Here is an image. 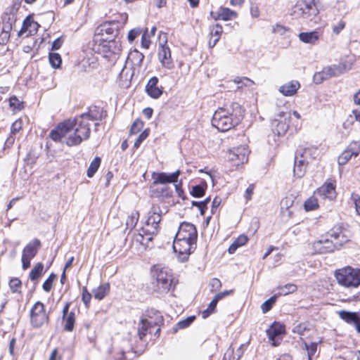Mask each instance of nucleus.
I'll list each match as a JSON object with an SVG mask.
<instances>
[{
    "label": "nucleus",
    "instance_id": "nucleus-1",
    "mask_svg": "<svg viewBox=\"0 0 360 360\" xmlns=\"http://www.w3.org/2000/svg\"><path fill=\"white\" fill-rule=\"evenodd\" d=\"M90 133L89 125L76 117L74 120H67L58 124L51 131L49 136L54 141L65 143L68 146H75L87 140Z\"/></svg>",
    "mask_w": 360,
    "mask_h": 360
},
{
    "label": "nucleus",
    "instance_id": "nucleus-2",
    "mask_svg": "<svg viewBox=\"0 0 360 360\" xmlns=\"http://www.w3.org/2000/svg\"><path fill=\"white\" fill-rule=\"evenodd\" d=\"M244 117V110L238 103L219 108L214 113L212 124L219 131H226L238 125Z\"/></svg>",
    "mask_w": 360,
    "mask_h": 360
},
{
    "label": "nucleus",
    "instance_id": "nucleus-3",
    "mask_svg": "<svg viewBox=\"0 0 360 360\" xmlns=\"http://www.w3.org/2000/svg\"><path fill=\"white\" fill-rule=\"evenodd\" d=\"M153 288L159 293H167L172 288L173 275L167 267L155 265L152 269Z\"/></svg>",
    "mask_w": 360,
    "mask_h": 360
},
{
    "label": "nucleus",
    "instance_id": "nucleus-4",
    "mask_svg": "<svg viewBox=\"0 0 360 360\" xmlns=\"http://www.w3.org/2000/svg\"><path fill=\"white\" fill-rule=\"evenodd\" d=\"M348 240L342 231L333 232L330 238L321 239L313 243L314 251L319 254L330 253Z\"/></svg>",
    "mask_w": 360,
    "mask_h": 360
},
{
    "label": "nucleus",
    "instance_id": "nucleus-5",
    "mask_svg": "<svg viewBox=\"0 0 360 360\" xmlns=\"http://www.w3.org/2000/svg\"><path fill=\"white\" fill-rule=\"evenodd\" d=\"M338 283L347 288H357L360 285V269L347 266L335 273Z\"/></svg>",
    "mask_w": 360,
    "mask_h": 360
},
{
    "label": "nucleus",
    "instance_id": "nucleus-6",
    "mask_svg": "<svg viewBox=\"0 0 360 360\" xmlns=\"http://www.w3.org/2000/svg\"><path fill=\"white\" fill-rule=\"evenodd\" d=\"M127 20L126 13L120 14L117 19L103 22L96 29L98 35H107L105 38H115L119 34L120 29L122 28Z\"/></svg>",
    "mask_w": 360,
    "mask_h": 360
},
{
    "label": "nucleus",
    "instance_id": "nucleus-7",
    "mask_svg": "<svg viewBox=\"0 0 360 360\" xmlns=\"http://www.w3.org/2000/svg\"><path fill=\"white\" fill-rule=\"evenodd\" d=\"M294 13L309 21L316 23L319 20V10L315 0H301L295 6Z\"/></svg>",
    "mask_w": 360,
    "mask_h": 360
},
{
    "label": "nucleus",
    "instance_id": "nucleus-8",
    "mask_svg": "<svg viewBox=\"0 0 360 360\" xmlns=\"http://www.w3.org/2000/svg\"><path fill=\"white\" fill-rule=\"evenodd\" d=\"M195 245V241L175 236L173 243V250L174 252L178 254L179 260L181 262L187 260Z\"/></svg>",
    "mask_w": 360,
    "mask_h": 360
},
{
    "label": "nucleus",
    "instance_id": "nucleus-9",
    "mask_svg": "<svg viewBox=\"0 0 360 360\" xmlns=\"http://www.w3.org/2000/svg\"><path fill=\"white\" fill-rule=\"evenodd\" d=\"M49 321V315L45 311L44 304L38 301L30 311V322L34 328H40Z\"/></svg>",
    "mask_w": 360,
    "mask_h": 360
},
{
    "label": "nucleus",
    "instance_id": "nucleus-10",
    "mask_svg": "<svg viewBox=\"0 0 360 360\" xmlns=\"http://www.w3.org/2000/svg\"><path fill=\"white\" fill-rule=\"evenodd\" d=\"M160 218L159 216L148 214L146 224L141 229L142 233L139 234L142 239L151 241L153 239V236L157 235L160 231Z\"/></svg>",
    "mask_w": 360,
    "mask_h": 360
},
{
    "label": "nucleus",
    "instance_id": "nucleus-11",
    "mask_svg": "<svg viewBox=\"0 0 360 360\" xmlns=\"http://www.w3.org/2000/svg\"><path fill=\"white\" fill-rule=\"evenodd\" d=\"M290 120V114L287 111H281L271 121V128L274 134L281 136L287 131Z\"/></svg>",
    "mask_w": 360,
    "mask_h": 360
},
{
    "label": "nucleus",
    "instance_id": "nucleus-12",
    "mask_svg": "<svg viewBox=\"0 0 360 360\" xmlns=\"http://www.w3.org/2000/svg\"><path fill=\"white\" fill-rule=\"evenodd\" d=\"M248 148L245 146H239L233 148L229 152V160L233 166L238 167L248 160Z\"/></svg>",
    "mask_w": 360,
    "mask_h": 360
},
{
    "label": "nucleus",
    "instance_id": "nucleus-13",
    "mask_svg": "<svg viewBox=\"0 0 360 360\" xmlns=\"http://www.w3.org/2000/svg\"><path fill=\"white\" fill-rule=\"evenodd\" d=\"M360 153V142L352 141L343 152L338 156V162L340 165H344L352 158L357 157Z\"/></svg>",
    "mask_w": 360,
    "mask_h": 360
},
{
    "label": "nucleus",
    "instance_id": "nucleus-14",
    "mask_svg": "<svg viewBox=\"0 0 360 360\" xmlns=\"http://www.w3.org/2000/svg\"><path fill=\"white\" fill-rule=\"evenodd\" d=\"M181 174L180 170L167 174L165 172L153 173L152 175L153 181V186H158V184H166L169 183H177L179 175Z\"/></svg>",
    "mask_w": 360,
    "mask_h": 360
},
{
    "label": "nucleus",
    "instance_id": "nucleus-15",
    "mask_svg": "<svg viewBox=\"0 0 360 360\" xmlns=\"http://www.w3.org/2000/svg\"><path fill=\"white\" fill-rule=\"evenodd\" d=\"M175 236L191 241H196L198 233L193 224L188 222H183L180 224Z\"/></svg>",
    "mask_w": 360,
    "mask_h": 360
},
{
    "label": "nucleus",
    "instance_id": "nucleus-16",
    "mask_svg": "<svg viewBox=\"0 0 360 360\" xmlns=\"http://www.w3.org/2000/svg\"><path fill=\"white\" fill-rule=\"evenodd\" d=\"M339 317L347 324L353 326L356 332L360 333V314L356 311L341 310L338 311Z\"/></svg>",
    "mask_w": 360,
    "mask_h": 360
},
{
    "label": "nucleus",
    "instance_id": "nucleus-17",
    "mask_svg": "<svg viewBox=\"0 0 360 360\" xmlns=\"http://www.w3.org/2000/svg\"><path fill=\"white\" fill-rule=\"evenodd\" d=\"M106 116L105 112L97 106H94L89 108L88 112L82 113L77 117L81 121H84L87 125L90 126L89 121L101 120Z\"/></svg>",
    "mask_w": 360,
    "mask_h": 360
},
{
    "label": "nucleus",
    "instance_id": "nucleus-18",
    "mask_svg": "<svg viewBox=\"0 0 360 360\" xmlns=\"http://www.w3.org/2000/svg\"><path fill=\"white\" fill-rule=\"evenodd\" d=\"M143 59L144 55L138 50L134 49L129 52L126 60V65H131V68L133 69L132 75L134 74L136 70L139 72Z\"/></svg>",
    "mask_w": 360,
    "mask_h": 360
},
{
    "label": "nucleus",
    "instance_id": "nucleus-19",
    "mask_svg": "<svg viewBox=\"0 0 360 360\" xmlns=\"http://www.w3.org/2000/svg\"><path fill=\"white\" fill-rule=\"evenodd\" d=\"M158 58L163 68L168 70L174 68V64L171 57V51L167 46L160 45L158 51Z\"/></svg>",
    "mask_w": 360,
    "mask_h": 360
},
{
    "label": "nucleus",
    "instance_id": "nucleus-20",
    "mask_svg": "<svg viewBox=\"0 0 360 360\" xmlns=\"http://www.w3.org/2000/svg\"><path fill=\"white\" fill-rule=\"evenodd\" d=\"M39 24L34 22L32 17L27 16L22 22L21 29L18 32V37H21L27 33L26 37L32 35L37 32Z\"/></svg>",
    "mask_w": 360,
    "mask_h": 360
},
{
    "label": "nucleus",
    "instance_id": "nucleus-21",
    "mask_svg": "<svg viewBox=\"0 0 360 360\" xmlns=\"http://www.w3.org/2000/svg\"><path fill=\"white\" fill-rule=\"evenodd\" d=\"M315 194L323 198L334 200L336 198L335 185L332 181H327L317 189Z\"/></svg>",
    "mask_w": 360,
    "mask_h": 360
},
{
    "label": "nucleus",
    "instance_id": "nucleus-22",
    "mask_svg": "<svg viewBox=\"0 0 360 360\" xmlns=\"http://www.w3.org/2000/svg\"><path fill=\"white\" fill-rule=\"evenodd\" d=\"M160 186H150V194L153 197L158 198H168L172 195L173 191L172 188L166 184H160Z\"/></svg>",
    "mask_w": 360,
    "mask_h": 360
},
{
    "label": "nucleus",
    "instance_id": "nucleus-23",
    "mask_svg": "<svg viewBox=\"0 0 360 360\" xmlns=\"http://www.w3.org/2000/svg\"><path fill=\"white\" fill-rule=\"evenodd\" d=\"M158 81L157 77H153L146 86V91L153 98H158L163 92L162 88L158 86Z\"/></svg>",
    "mask_w": 360,
    "mask_h": 360
},
{
    "label": "nucleus",
    "instance_id": "nucleus-24",
    "mask_svg": "<svg viewBox=\"0 0 360 360\" xmlns=\"http://www.w3.org/2000/svg\"><path fill=\"white\" fill-rule=\"evenodd\" d=\"M283 333H285L284 326L276 322L271 324L269 328L266 330V335L274 346L278 345L279 343L276 342V338Z\"/></svg>",
    "mask_w": 360,
    "mask_h": 360
},
{
    "label": "nucleus",
    "instance_id": "nucleus-25",
    "mask_svg": "<svg viewBox=\"0 0 360 360\" xmlns=\"http://www.w3.org/2000/svg\"><path fill=\"white\" fill-rule=\"evenodd\" d=\"M295 153L309 164L319 155V150L317 148L311 146L304 148H298Z\"/></svg>",
    "mask_w": 360,
    "mask_h": 360
},
{
    "label": "nucleus",
    "instance_id": "nucleus-26",
    "mask_svg": "<svg viewBox=\"0 0 360 360\" xmlns=\"http://www.w3.org/2000/svg\"><path fill=\"white\" fill-rule=\"evenodd\" d=\"M309 163L305 162L302 158L295 153L294 161V176L297 178H302L304 176Z\"/></svg>",
    "mask_w": 360,
    "mask_h": 360
},
{
    "label": "nucleus",
    "instance_id": "nucleus-27",
    "mask_svg": "<svg viewBox=\"0 0 360 360\" xmlns=\"http://www.w3.org/2000/svg\"><path fill=\"white\" fill-rule=\"evenodd\" d=\"M40 246V240L34 239L24 248L22 255L32 259L37 255Z\"/></svg>",
    "mask_w": 360,
    "mask_h": 360
},
{
    "label": "nucleus",
    "instance_id": "nucleus-28",
    "mask_svg": "<svg viewBox=\"0 0 360 360\" xmlns=\"http://www.w3.org/2000/svg\"><path fill=\"white\" fill-rule=\"evenodd\" d=\"M300 87V83L297 81L292 80L281 86L279 91L285 96H291L297 92Z\"/></svg>",
    "mask_w": 360,
    "mask_h": 360
},
{
    "label": "nucleus",
    "instance_id": "nucleus-29",
    "mask_svg": "<svg viewBox=\"0 0 360 360\" xmlns=\"http://www.w3.org/2000/svg\"><path fill=\"white\" fill-rule=\"evenodd\" d=\"M320 34L317 31L301 32L299 39L304 43L314 44L319 39Z\"/></svg>",
    "mask_w": 360,
    "mask_h": 360
},
{
    "label": "nucleus",
    "instance_id": "nucleus-30",
    "mask_svg": "<svg viewBox=\"0 0 360 360\" xmlns=\"http://www.w3.org/2000/svg\"><path fill=\"white\" fill-rule=\"evenodd\" d=\"M102 39L107 41L105 46L108 47L109 52L113 54H118L121 51V44L119 41H116L115 38L110 39L103 37Z\"/></svg>",
    "mask_w": 360,
    "mask_h": 360
},
{
    "label": "nucleus",
    "instance_id": "nucleus-31",
    "mask_svg": "<svg viewBox=\"0 0 360 360\" xmlns=\"http://www.w3.org/2000/svg\"><path fill=\"white\" fill-rule=\"evenodd\" d=\"M110 285L108 283H103L98 288L93 290V294L95 299L98 300H103L109 292Z\"/></svg>",
    "mask_w": 360,
    "mask_h": 360
},
{
    "label": "nucleus",
    "instance_id": "nucleus-32",
    "mask_svg": "<svg viewBox=\"0 0 360 360\" xmlns=\"http://www.w3.org/2000/svg\"><path fill=\"white\" fill-rule=\"evenodd\" d=\"M16 18L14 14L6 13L3 18L2 31L11 33L13 29V24L15 22Z\"/></svg>",
    "mask_w": 360,
    "mask_h": 360
},
{
    "label": "nucleus",
    "instance_id": "nucleus-33",
    "mask_svg": "<svg viewBox=\"0 0 360 360\" xmlns=\"http://www.w3.org/2000/svg\"><path fill=\"white\" fill-rule=\"evenodd\" d=\"M64 322L63 328L68 332H72L74 329L75 323V313L73 311H70V314L63 317Z\"/></svg>",
    "mask_w": 360,
    "mask_h": 360
},
{
    "label": "nucleus",
    "instance_id": "nucleus-34",
    "mask_svg": "<svg viewBox=\"0 0 360 360\" xmlns=\"http://www.w3.org/2000/svg\"><path fill=\"white\" fill-rule=\"evenodd\" d=\"M324 79L326 80L332 77L338 75L340 73V68L336 65L328 66L320 71Z\"/></svg>",
    "mask_w": 360,
    "mask_h": 360
},
{
    "label": "nucleus",
    "instance_id": "nucleus-35",
    "mask_svg": "<svg viewBox=\"0 0 360 360\" xmlns=\"http://www.w3.org/2000/svg\"><path fill=\"white\" fill-rule=\"evenodd\" d=\"M152 327V322L147 319H142L139 325L138 333L140 339L146 335L148 330Z\"/></svg>",
    "mask_w": 360,
    "mask_h": 360
},
{
    "label": "nucleus",
    "instance_id": "nucleus-36",
    "mask_svg": "<svg viewBox=\"0 0 360 360\" xmlns=\"http://www.w3.org/2000/svg\"><path fill=\"white\" fill-rule=\"evenodd\" d=\"M139 219V213L136 210H133L130 214L128 216L127 221H126V226L127 229H129L130 230L133 229Z\"/></svg>",
    "mask_w": 360,
    "mask_h": 360
},
{
    "label": "nucleus",
    "instance_id": "nucleus-37",
    "mask_svg": "<svg viewBox=\"0 0 360 360\" xmlns=\"http://www.w3.org/2000/svg\"><path fill=\"white\" fill-rule=\"evenodd\" d=\"M297 289L296 285L292 283H288L283 286L278 288V295L283 296L295 292Z\"/></svg>",
    "mask_w": 360,
    "mask_h": 360
},
{
    "label": "nucleus",
    "instance_id": "nucleus-38",
    "mask_svg": "<svg viewBox=\"0 0 360 360\" xmlns=\"http://www.w3.org/2000/svg\"><path fill=\"white\" fill-rule=\"evenodd\" d=\"M44 269L43 264L39 262L37 263L34 268L31 270L30 273V278L32 281H36L39 279V278L41 276L42 271Z\"/></svg>",
    "mask_w": 360,
    "mask_h": 360
},
{
    "label": "nucleus",
    "instance_id": "nucleus-39",
    "mask_svg": "<svg viewBox=\"0 0 360 360\" xmlns=\"http://www.w3.org/2000/svg\"><path fill=\"white\" fill-rule=\"evenodd\" d=\"M206 188L205 183L193 186L191 191V195L194 198H201L205 195Z\"/></svg>",
    "mask_w": 360,
    "mask_h": 360
},
{
    "label": "nucleus",
    "instance_id": "nucleus-40",
    "mask_svg": "<svg viewBox=\"0 0 360 360\" xmlns=\"http://www.w3.org/2000/svg\"><path fill=\"white\" fill-rule=\"evenodd\" d=\"M101 160L99 157H96L90 163V165L87 169L86 174L88 177L91 178L94 176L95 173L97 172L100 167Z\"/></svg>",
    "mask_w": 360,
    "mask_h": 360
},
{
    "label": "nucleus",
    "instance_id": "nucleus-41",
    "mask_svg": "<svg viewBox=\"0 0 360 360\" xmlns=\"http://www.w3.org/2000/svg\"><path fill=\"white\" fill-rule=\"evenodd\" d=\"M219 15H221V20H229L235 19L237 17V13L229 8H221L219 9Z\"/></svg>",
    "mask_w": 360,
    "mask_h": 360
},
{
    "label": "nucleus",
    "instance_id": "nucleus-42",
    "mask_svg": "<svg viewBox=\"0 0 360 360\" xmlns=\"http://www.w3.org/2000/svg\"><path fill=\"white\" fill-rule=\"evenodd\" d=\"M49 60L51 65L53 68H58L60 66L62 59L59 53H50L49 56Z\"/></svg>",
    "mask_w": 360,
    "mask_h": 360
},
{
    "label": "nucleus",
    "instance_id": "nucleus-43",
    "mask_svg": "<svg viewBox=\"0 0 360 360\" xmlns=\"http://www.w3.org/2000/svg\"><path fill=\"white\" fill-rule=\"evenodd\" d=\"M304 207L306 211H311L316 210L319 207L317 199L314 197L308 198L305 201Z\"/></svg>",
    "mask_w": 360,
    "mask_h": 360
},
{
    "label": "nucleus",
    "instance_id": "nucleus-44",
    "mask_svg": "<svg viewBox=\"0 0 360 360\" xmlns=\"http://www.w3.org/2000/svg\"><path fill=\"white\" fill-rule=\"evenodd\" d=\"M9 105L14 110H20L23 108V102L19 101V99L13 96L9 98Z\"/></svg>",
    "mask_w": 360,
    "mask_h": 360
},
{
    "label": "nucleus",
    "instance_id": "nucleus-45",
    "mask_svg": "<svg viewBox=\"0 0 360 360\" xmlns=\"http://www.w3.org/2000/svg\"><path fill=\"white\" fill-rule=\"evenodd\" d=\"M56 278V275L53 273H51L48 277V278L44 282L42 285V288L45 292H49L51 291L53 283Z\"/></svg>",
    "mask_w": 360,
    "mask_h": 360
},
{
    "label": "nucleus",
    "instance_id": "nucleus-46",
    "mask_svg": "<svg viewBox=\"0 0 360 360\" xmlns=\"http://www.w3.org/2000/svg\"><path fill=\"white\" fill-rule=\"evenodd\" d=\"M217 304V302L214 299H212V300L208 305V307L202 311V317L203 319L207 318L211 314H212L215 311Z\"/></svg>",
    "mask_w": 360,
    "mask_h": 360
},
{
    "label": "nucleus",
    "instance_id": "nucleus-47",
    "mask_svg": "<svg viewBox=\"0 0 360 360\" xmlns=\"http://www.w3.org/2000/svg\"><path fill=\"white\" fill-rule=\"evenodd\" d=\"M222 32H223V28H222L221 25H220L219 24H216L210 27V36L211 37L220 38Z\"/></svg>",
    "mask_w": 360,
    "mask_h": 360
},
{
    "label": "nucleus",
    "instance_id": "nucleus-48",
    "mask_svg": "<svg viewBox=\"0 0 360 360\" xmlns=\"http://www.w3.org/2000/svg\"><path fill=\"white\" fill-rule=\"evenodd\" d=\"M144 126V123L142 120L136 119L131 126L130 134H135L142 129Z\"/></svg>",
    "mask_w": 360,
    "mask_h": 360
},
{
    "label": "nucleus",
    "instance_id": "nucleus-49",
    "mask_svg": "<svg viewBox=\"0 0 360 360\" xmlns=\"http://www.w3.org/2000/svg\"><path fill=\"white\" fill-rule=\"evenodd\" d=\"M304 347L307 351L308 360H311L313 356L315 354L317 350V343L311 342L309 345L305 343Z\"/></svg>",
    "mask_w": 360,
    "mask_h": 360
},
{
    "label": "nucleus",
    "instance_id": "nucleus-50",
    "mask_svg": "<svg viewBox=\"0 0 360 360\" xmlns=\"http://www.w3.org/2000/svg\"><path fill=\"white\" fill-rule=\"evenodd\" d=\"M148 135L149 129H146L145 130H143L135 141L134 146V148H138L141 144V143L148 136Z\"/></svg>",
    "mask_w": 360,
    "mask_h": 360
},
{
    "label": "nucleus",
    "instance_id": "nucleus-51",
    "mask_svg": "<svg viewBox=\"0 0 360 360\" xmlns=\"http://www.w3.org/2000/svg\"><path fill=\"white\" fill-rule=\"evenodd\" d=\"M307 324L304 323H300L295 325L292 331L294 333H297L298 335H304V332L308 330Z\"/></svg>",
    "mask_w": 360,
    "mask_h": 360
},
{
    "label": "nucleus",
    "instance_id": "nucleus-52",
    "mask_svg": "<svg viewBox=\"0 0 360 360\" xmlns=\"http://www.w3.org/2000/svg\"><path fill=\"white\" fill-rule=\"evenodd\" d=\"M91 299V294L88 291L86 287L82 288V300L86 307H89Z\"/></svg>",
    "mask_w": 360,
    "mask_h": 360
},
{
    "label": "nucleus",
    "instance_id": "nucleus-53",
    "mask_svg": "<svg viewBox=\"0 0 360 360\" xmlns=\"http://www.w3.org/2000/svg\"><path fill=\"white\" fill-rule=\"evenodd\" d=\"M21 286V281L18 278H13L11 279L9 282V287L13 292L18 291V288Z\"/></svg>",
    "mask_w": 360,
    "mask_h": 360
},
{
    "label": "nucleus",
    "instance_id": "nucleus-54",
    "mask_svg": "<svg viewBox=\"0 0 360 360\" xmlns=\"http://www.w3.org/2000/svg\"><path fill=\"white\" fill-rule=\"evenodd\" d=\"M351 200L354 204L357 214L360 215V195L356 193H352L351 194Z\"/></svg>",
    "mask_w": 360,
    "mask_h": 360
},
{
    "label": "nucleus",
    "instance_id": "nucleus-55",
    "mask_svg": "<svg viewBox=\"0 0 360 360\" xmlns=\"http://www.w3.org/2000/svg\"><path fill=\"white\" fill-rule=\"evenodd\" d=\"M149 34H148V30H146L141 37V46L143 48L148 49L150 45V40L149 39Z\"/></svg>",
    "mask_w": 360,
    "mask_h": 360
},
{
    "label": "nucleus",
    "instance_id": "nucleus-56",
    "mask_svg": "<svg viewBox=\"0 0 360 360\" xmlns=\"http://www.w3.org/2000/svg\"><path fill=\"white\" fill-rule=\"evenodd\" d=\"M194 319H195L194 316H189V317L179 321L178 323L177 326L179 328H181V329L186 328L190 326V324L194 321Z\"/></svg>",
    "mask_w": 360,
    "mask_h": 360
},
{
    "label": "nucleus",
    "instance_id": "nucleus-57",
    "mask_svg": "<svg viewBox=\"0 0 360 360\" xmlns=\"http://www.w3.org/2000/svg\"><path fill=\"white\" fill-rule=\"evenodd\" d=\"M22 129V122L18 120L14 122L11 127V134L15 136Z\"/></svg>",
    "mask_w": 360,
    "mask_h": 360
},
{
    "label": "nucleus",
    "instance_id": "nucleus-58",
    "mask_svg": "<svg viewBox=\"0 0 360 360\" xmlns=\"http://www.w3.org/2000/svg\"><path fill=\"white\" fill-rule=\"evenodd\" d=\"M149 215H157L159 216L160 220L162 219V211L161 208L157 205H153L150 211L148 212Z\"/></svg>",
    "mask_w": 360,
    "mask_h": 360
},
{
    "label": "nucleus",
    "instance_id": "nucleus-59",
    "mask_svg": "<svg viewBox=\"0 0 360 360\" xmlns=\"http://www.w3.org/2000/svg\"><path fill=\"white\" fill-rule=\"evenodd\" d=\"M345 22L343 20L339 21L336 25H333V32L335 34H338L345 28Z\"/></svg>",
    "mask_w": 360,
    "mask_h": 360
},
{
    "label": "nucleus",
    "instance_id": "nucleus-60",
    "mask_svg": "<svg viewBox=\"0 0 360 360\" xmlns=\"http://www.w3.org/2000/svg\"><path fill=\"white\" fill-rule=\"evenodd\" d=\"M234 82L238 84H242L240 86H238V88H241L243 85H245V86L250 85V84L252 83V81L247 77H243V78L237 77L234 79Z\"/></svg>",
    "mask_w": 360,
    "mask_h": 360
},
{
    "label": "nucleus",
    "instance_id": "nucleus-61",
    "mask_svg": "<svg viewBox=\"0 0 360 360\" xmlns=\"http://www.w3.org/2000/svg\"><path fill=\"white\" fill-rule=\"evenodd\" d=\"M352 115H350L347 119V122L349 121V120H351V123L353 122V120L352 119L354 118V120L359 122L360 123V109H354L352 111Z\"/></svg>",
    "mask_w": 360,
    "mask_h": 360
},
{
    "label": "nucleus",
    "instance_id": "nucleus-62",
    "mask_svg": "<svg viewBox=\"0 0 360 360\" xmlns=\"http://www.w3.org/2000/svg\"><path fill=\"white\" fill-rule=\"evenodd\" d=\"M233 292V290H224L223 292L217 293L213 299H214L217 302L224 298L225 297L231 295Z\"/></svg>",
    "mask_w": 360,
    "mask_h": 360
},
{
    "label": "nucleus",
    "instance_id": "nucleus-63",
    "mask_svg": "<svg viewBox=\"0 0 360 360\" xmlns=\"http://www.w3.org/2000/svg\"><path fill=\"white\" fill-rule=\"evenodd\" d=\"M141 34V30L140 29H133L131 30L128 33V40L131 42L133 41L137 36H139Z\"/></svg>",
    "mask_w": 360,
    "mask_h": 360
},
{
    "label": "nucleus",
    "instance_id": "nucleus-64",
    "mask_svg": "<svg viewBox=\"0 0 360 360\" xmlns=\"http://www.w3.org/2000/svg\"><path fill=\"white\" fill-rule=\"evenodd\" d=\"M210 285L212 287V290H215L221 287V283L219 279L214 278L211 280Z\"/></svg>",
    "mask_w": 360,
    "mask_h": 360
}]
</instances>
